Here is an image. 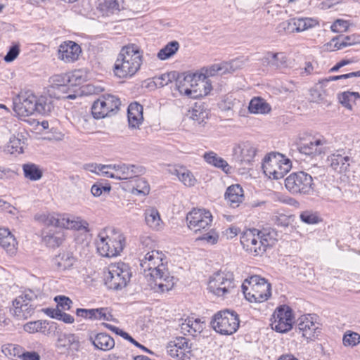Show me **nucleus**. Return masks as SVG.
Masks as SVG:
<instances>
[{"label": "nucleus", "instance_id": "obj_38", "mask_svg": "<svg viewBox=\"0 0 360 360\" xmlns=\"http://www.w3.org/2000/svg\"><path fill=\"white\" fill-rule=\"evenodd\" d=\"M220 69H206V74H203L204 78H199L197 86L198 87L195 88L194 90H197V91H199L200 93V96L207 95L210 90L212 89L211 84L207 80V76L206 75L210 74V75H214L212 72H215Z\"/></svg>", "mask_w": 360, "mask_h": 360}, {"label": "nucleus", "instance_id": "obj_13", "mask_svg": "<svg viewBox=\"0 0 360 360\" xmlns=\"http://www.w3.org/2000/svg\"><path fill=\"white\" fill-rule=\"evenodd\" d=\"M243 249L253 256H262L266 250L256 231L245 232L240 238Z\"/></svg>", "mask_w": 360, "mask_h": 360}, {"label": "nucleus", "instance_id": "obj_33", "mask_svg": "<svg viewBox=\"0 0 360 360\" xmlns=\"http://www.w3.org/2000/svg\"><path fill=\"white\" fill-rule=\"evenodd\" d=\"M254 231H256L266 249L272 247L277 240L278 233L274 229L265 228L262 230L254 229Z\"/></svg>", "mask_w": 360, "mask_h": 360}, {"label": "nucleus", "instance_id": "obj_18", "mask_svg": "<svg viewBox=\"0 0 360 360\" xmlns=\"http://www.w3.org/2000/svg\"><path fill=\"white\" fill-rule=\"evenodd\" d=\"M114 174L110 175L113 179H128L137 177L142 174V167L135 165L117 164L113 165Z\"/></svg>", "mask_w": 360, "mask_h": 360}, {"label": "nucleus", "instance_id": "obj_60", "mask_svg": "<svg viewBox=\"0 0 360 360\" xmlns=\"http://www.w3.org/2000/svg\"><path fill=\"white\" fill-rule=\"evenodd\" d=\"M349 22L342 19L336 20L331 25V30L334 32H342L347 30Z\"/></svg>", "mask_w": 360, "mask_h": 360}, {"label": "nucleus", "instance_id": "obj_40", "mask_svg": "<svg viewBox=\"0 0 360 360\" xmlns=\"http://www.w3.org/2000/svg\"><path fill=\"white\" fill-rule=\"evenodd\" d=\"M179 46V43L177 41H172L159 51L157 56L160 60H166L175 54Z\"/></svg>", "mask_w": 360, "mask_h": 360}, {"label": "nucleus", "instance_id": "obj_54", "mask_svg": "<svg viewBox=\"0 0 360 360\" xmlns=\"http://www.w3.org/2000/svg\"><path fill=\"white\" fill-rule=\"evenodd\" d=\"M91 113L95 119H101L107 117L103 105H101L99 99L94 101L91 107Z\"/></svg>", "mask_w": 360, "mask_h": 360}, {"label": "nucleus", "instance_id": "obj_32", "mask_svg": "<svg viewBox=\"0 0 360 360\" xmlns=\"http://www.w3.org/2000/svg\"><path fill=\"white\" fill-rule=\"evenodd\" d=\"M44 225L52 226L57 228H66L68 224V219L64 215L60 214H52L48 215H41L39 218Z\"/></svg>", "mask_w": 360, "mask_h": 360}, {"label": "nucleus", "instance_id": "obj_8", "mask_svg": "<svg viewBox=\"0 0 360 360\" xmlns=\"http://www.w3.org/2000/svg\"><path fill=\"white\" fill-rule=\"evenodd\" d=\"M239 318L234 311L225 309L214 314L211 325L213 329L222 335H231L239 327Z\"/></svg>", "mask_w": 360, "mask_h": 360}, {"label": "nucleus", "instance_id": "obj_31", "mask_svg": "<svg viewBox=\"0 0 360 360\" xmlns=\"http://www.w3.org/2000/svg\"><path fill=\"white\" fill-rule=\"evenodd\" d=\"M90 340L94 347L100 350L108 351L115 346L114 340L105 333H98L94 338L91 337Z\"/></svg>", "mask_w": 360, "mask_h": 360}, {"label": "nucleus", "instance_id": "obj_28", "mask_svg": "<svg viewBox=\"0 0 360 360\" xmlns=\"http://www.w3.org/2000/svg\"><path fill=\"white\" fill-rule=\"evenodd\" d=\"M145 221L146 224L153 230L160 231L164 227L158 210L155 207H148L145 210Z\"/></svg>", "mask_w": 360, "mask_h": 360}, {"label": "nucleus", "instance_id": "obj_44", "mask_svg": "<svg viewBox=\"0 0 360 360\" xmlns=\"http://www.w3.org/2000/svg\"><path fill=\"white\" fill-rule=\"evenodd\" d=\"M297 32L305 31L319 25V21L312 18H295Z\"/></svg>", "mask_w": 360, "mask_h": 360}, {"label": "nucleus", "instance_id": "obj_9", "mask_svg": "<svg viewBox=\"0 0 360 360\" xmlns=\"http://www.w3.org/2000/svg\"><path fill=\"white\" fill-rule=\"evenodd\" d=\"M235 283L231 274L219 271L213 274L208 283L209 291L217 296H224L232 292Z\"/></svg>", "mask_w": 360, "mask_h": 360}, {"label": "nucleus", "instance_id": "obj_50", "mask_svg": "<svg viewBox=\"0 0 360 360\" xmlns=\"http://www.w3.org/2000/svg\"><path fill=\"white\" fill-rule=\"evenodd\" d=\"M69 61H76L79 59L82 51L80 46L75 41L69 40Z\"/></svg>", "mask_w": 360, "mask_h": 360}, {"label": "nucleus", "instance_id": "obj_20", "mask_svg": "<svg viewBox=\"0 0 360 360\" xmlns=\"http://www.w3.org/2000/svg\"><path fill=\"white\" fill-rule=\"evenodd\" d=\"M54 301L56 302L55 308L48 307L43 309V312L48 316L64 323H68V314L64 311L65 307L68 305V297L64 295H58L54 297Z\"/></svg>", "mask_w": 360, "mask_h": 360}, {"label": "nucleus", "instance_id": "obj_23", "mask_svg": "<svg viewBox=\"0 0 360 360\" xmlns=\"http://www.w3.org/2000/svg\"><path fill=\"white\" fill-rule=\"evenodd\" d=\"M261 61L264 66L282 68L288 65V59L284 52H266L261 58Z\"/></svg>", "mask_w": 360, "mask_h": 360}, {"label": "nucleus", "instance_id": "obj_22", "mask_svg": "<svg viewBox=\"0 0 360 360\" xmlns=\"http://www.w3.org/2000/svg\"><path fill=\"white\" fill-rule=\"evenodd\" d=\"M69 229L78 232V235H74V238L77 243H81L86 240L89 231V223L80 217H72L69 218Z\"/></svg>", "mask_w": 360, "mask_h": 360}, {"label": "nucleus", "instance_id": "obj_36", "mask_svg": "<svg viewBox=\"0 0 360 360\" xmlns=\"http://www.w3.org/2000/svg\"><path fill=\"white\" fill-rule=\"evenodd\" d=\"M248 110L251 113L264 114L271 110V107L264 99L254 98L250 102Z\"/></svg>", "mask_w": 360, "mask_h": 360}, {"label": "nucleus", "instance_id": "obj_53", "mask_svg": "<svg viewBox=\"0 0 360 360\" xmlns=\"http://www.w3.org/2000/svg\"><path fill=\"white\" fill-rule=\"evenodd\" d=\"M17 245L15 238L13 235L6 237L0 241V245L7 252H13Z\"/></svg>", "mask_w": 360, "mask_h": 360}, {"label": "nucleus", "instance_id": "obj_5", "mask_svg": "<svg viewBox=\"0 0 360 360\" xmlns=\"http://www.w3.org/2000/svg\"><path fill=\"white\" fill-rule=\"evenodd\" d=\"M285 186L294 195H311L315 191L312 176L303 171L292 172L288 176Z\"/></svg>", "mask_w": 360, "mask_h": 360}, {"label": "nucleus", "instance_id": "obj_24", "mask_svg": "<svg viewBox=\"0 0 360 360\" xmlns=\"http://www.w3.org/2000/svg\"><path fill=\"white\" fill-rule=\"evenodd\" d=\"M357 44H360V34H353L347 36L340 35L334 37L327 46L330 47V51H333Z\"/></svg>", "mask_w": 360, "mask_h": 360}, {"label": "nucleus", "instance_id": "obj_55", "mask_svg": "<svg viewBox=\"0 0 360 360\" xmlns=\"http://www.w3.org/2000/svg\"><path fill=\"white\" fill-rule=\"evenodd\" d=\"M3 352L6 356H17L20 359L22 352V347L15 345H8L4 347L2 349Z\"/></svg>", "mask_w": 360, "mask_h": 360}, {"label": "nucleus", "instance_id": "obj_6", "mask_svg": "<svg viewBox=\"0 0 360 360\" xmlns=\"http://www.w3.org/2000/svg\"><path fill=\"white\" fill-rule=\"evenodd\" d=\"M131 274L129 264L124 262L112 264L109 266L108 274L105 277V284L110 289L121 290L127 286Z\"/></svg>", "mask_w": 360, "mask_h": 360}, {"label": "nucleus", "instance_id": "obj_45", "mask_svg": "<svg viewBox=\"0 0 360 360\" xmlns=\"http://www.w3.org/2000/svg\"><path fill=\"white\" fill-rule=\"evenodd\" d=\"M98 7L102 11L111 12L119 11V3L117 0H98Z\"/></svg>", "mask_w": 360, "mask_h": 360}, {"label": "nucleus", "instance_id": "obj_2", "mask_svg": "<svg viewBox=\"0 0 360 360\" xmlns=\"http://www.w3.org/2000/svg\"><path fill=\"white\" fill-rule=\"evenodd\" d=\"M16 115L22 117L32 115H48L53 109L52 101L46 96L37 97L30 91H21L13 100Z\"/></svg>", "mask_w": 360, "mask_h": 360}, {"label": "nucleus", "instance_id": "obj_35", "mask_svg": "<svg viewBox=\"0 0 360 360\" xmlns=\"http://www.w3.org/2000/svg\"><path fill=\"white\" fill-rule=\"evenodd\" d=\"M172 174L177 176L179 180L186 186L191 187L195 184L196 179L192 172L184 167L174 168Z\"/></svg>", "mask_w": 360, "mask_h": 360}, {"label": "nucleus", "instance_id": "obj_37", "mask_svg": "<svg viewBox=\"0 0 360 360\" xmlns=\"http://www.w3.org/2000/svg\"><path fill=\"white\" fill-rule=\"evenodd\" d=\"M338 98L344 107L352 110L353 104L355 103L357 99L360 98V94L358 92L345 91L339 94Z\"/></svg>", "mask_w": 360, "mask_h": 360}, {"label": "nucleus", "instance_id": "obj_1", "mask_svg": "<svg viewBox=\"0 0 360 360\" xmlns=\"http://www.w3.org/2000/svg\"><path fill=\"white\" fill-rule=\"evenodd\" d=\"M167 257L160 251L152 250L140 259L141 269L146 277H150V286L155 292H164L171 290L174 285V278L169 275Z\"/></svg>", "mask_w": 360, "mask_h": 360}, {"label": "nucleus", "instance_id": "obj_62", "mask_svg": "<svg viewBox=\"0 0 360 360\" xmlns=\"http://www.w3.org/2000/svg\"><path fill=\"white\" fill-rule=\"evenodd\" d=\"M18 297L22 298L24 300L23 304H34V302L37 299V296L34 291L29 289L25 290L22 295H19Z\"/></svg>", "mask_w": 360, "mask_h": 360}, {"label": "nucleus", "instance_id": "obj_21", "mask_svg": "<svg viewBox=\"0 0 360 360\" xmlns=\"http://www.w3.org/2000/svg\"><path fill=\"white\" fill-rule=\"evenodd\" d=\"M233 152L237 161L241 163H250L256 155L257 148L252 143L247 141L235 146Z\"/></svg>", "mask_w": 360, "mask_h": 360}, {"label": "nucleus", "instance_id": "obj_41", "mask_svg": "<svg viewBox=\"0 0 360 360\" xmlns=\"http://www.w3.org/2000/svg\"><path fill=\"white\" fill-rule=\"evenodd\" d=\"M50 86L48 87L47 92H52L55 94L56 89L61 88L62 91H68V79L65 76L61 75H56L50 79Z\"/></svg>", "mask_w": 360, "mask_h": 360}, {"label": "nucleus", "instance_id": "obj_46", "mask_svg": "<svg viewBox=\"0 0 360 360\" xmlns=\"http://www.w3.org/2000/svg\"><path fill=\"white\" fill-rule=\"evenodd\" d=\"M342 342L345 346L353 347L360 343V335L349 330L345 333Z\"/></svg>", "mask_w": 360, "mask_h": 360}, {"label": "nucleus", "instance_id": "obj_15", "mask_svg": "<svg viewBox=\"0 0 360 360\" xmlns=\"http://www.w3.org/2000/svg\"><path fill=\"white\" fill-rule=\"evenodd\" d=\"M167 350L171 357L186 360L190 358L191 347L186 338L179 337L168 343Z\"/></svg>", "mask_w": 360, "mask_h": 360}, {"label": "nucleus", "instance_id": "obj_12", "mask_svg": "<svg viewBox=\"0 0 360 360\" xmlns=\"http://www.w3.org/2000/svg\"><path fill=\"white\" fill-rule=\"evenodd\" d=\"M271 328L278 333H284L292 327V310L285 306L280 307L272 315Z\"/></svg>", "mask_w": 360, "mask_h": 360}, {"label": "nucleus", "instance_id": "obj_3", "mask_svg": "<svg viewBox=\"0 0 360 360\" xmlns=\"http://www.w3.org/2000/svg\"><path fill=\"white\" fill-rule=\"evenodd\" d=\"M96 245L102 257H117L123 251L126 238L123 233L114 229H104L98 233Z\"/></svg>", "mask_w": 360, "mask_h": 360}, {"label": "nucleus", "instance_id": "obj_47", "mask_svg": "<svg viewBox=\"0 0 360 360\" xmlns=\"http://www.w3.org/2000/svg\"><path fill=\"white\" fill-rule=\"evenodd\" d=\"M103 91V88L99 85H94L93 84H87L82 86L79 89L78 94L79 96H90L98 94Z\"/></svg>", "mask_w": 360, "mask_h": 360}, {"label": "nucleus", "instance_id": "obj_29", "mask_svg": "<svg viewBox=\"0 0 360 360\" xmlns=\"http://www.w3.org/2000/svg\"><path fill=\"white\" fill-rule=\"evenodd\" d=\"M203 158L207 164L221 169L226 174L231 173V167L228 162L216 153L213 151L206 152L203 155Z\"/></svg>", "mask_w": 360, "mask_h": 360}, {"label": "nucleus", "instance_id": "obj_48", "mask_svg": "<svg viewBox=\"0 0 360 360\" xmlns=\"http://www.w3.org/2000/svg\"><path fill=\"white\" fill-rule=\"evenodd\" d=\"M46 328V321H36L27 323L24 326V330L30 333H34L37 332H44Z\"/></svg>", "mask_w": 360, "mask_h": 360}, {"label": "nucleus", "instance_id": "obj_7", "mask_svg": "<svg viewBox=\"0 0 360 360\" xmlns=\"http://www.w3.org/2000/svg\"><path fill=\"white\" fill-rule=\"evenodd\" d=\"M245 281L250 285V290L247 292L248 288L245 283L242 285V288L245 298L250 302H262L271 296V284L264 278L255 275Z\"/></svg>", "mask_w": 360, "mask_h": 360}, {"label": "nucleus", "instance_id": "obj_16", "mask_svg": "<svg viewBox=\"0 0 360 360\" xmlns=\"http://www.w3.org/2000/svg\"><path fill=\"white\" fill-rule=\"evenodd\" d=\"M297 328L302 336L307 340H313L321 333L319 323L312 320L311 315H304L297 320Z\"/></svg>", "mask_w": 360, "mask_h": 360}, {"label": "nucleus", "instance_id": "obj_25", "mask_svg": "<svg viewBox=\"0 0 360 360\" xmlns=\"http://www.w3.org/2000/svg\"><path fill=\"white\" fill-rule=\"evenodd\" d=\"M22 297H16L13 302V314L18 319H27L34 312L35 304H23Z\"/></svg>", "mask_w": 360, "mask_h": 360}, {"label": "nucleus", "instance_id": "obj_49", "mask_svg": "<svg viewBox=\"0 0 360 360\" xmlns=\"http://www.w3.org/2000/svg\"><path fill=\"white\" fill-rule=\"evenodd\" d=\"M150 191L148 182L143 178L136 179V187L133 188V193L146 195Z\"/></svg>", "mask_w": 360, "mask_h": 360}, {"label": "nucleus", "instance_id": "obj_63", "mask_svg": "<svg viewBox=\"0 0 360 360\" xmlns=\"http://www.w3.org/2000/svg\"><path fill=\"white\" fill-rule=\"evenodd\" d=\"M324 91L318 88H313L310 90L311 101L320 103L325 100Z\"/></svg>", "mask_w": 360, "mask_h": 360}, {"label": "nucleus", "instance_id": "obj_10", "mask_svg": "<svg viewBox=\"0 0 360 360\" xmlns=\"http://www.w3.org/2000/svg\"><path fill=\"white\" fill-rule=\"evenodd\" d=\"M143 56L134 44L123 46L113 68H141Z\"/></svg>", "mask_w": 360, "mask_h": 360}, {"label": "nucleus", "instance_id": "obj_17", "mask_svg": "<svg viewBox=\"0 0 360 360\" xmlns=\"http://www.w3.org/2000/svg\"><path fill=\"white\" fill-rule=\"evenodd\" d=\"M195 75L193 74L179 75L177 72V78L175 79L176 86L180 94H184L191 98H198L200 93L192 89V82H195Z\"/></svg>", "mask_w": 360, "mask_h": 360}, {"label": "nucleus", "instance_id": "obj_51", "mask_svg": "<svg viewBox=\"0 0 360 360\" xmlns=\"http://www.w3.org/2000/svg\"><path fill=\"white\" fill-rule=\"evenodd\" d=\"M295 25L296 19L293 18L281 22L278 26V29L279 31L283 30L287 33H293L297 32V25Z\"/></svg>", "mask_w": 360, "mask_h": 360}, {"label": "nucleus", "instance_id": "obj_64", "mask_svg": "<svg viewBox=\"0 0 360 360\" xmlns=\"http://www.w3.org/2000/svg\"><path fill=\"white\" fill-rule=\"evenodd\" d=\"M301 220L308 224H314L318 222V217L314 214L306 211L300 214Z\"/></svg>", "mask_w": 360, "mask_h": 360}, {"label": "nucleus", "instance_id": "obj_59", "mask_svg": "<svg viewBox=\"0 0 360 360\" xmlns=\"http://www.w3.org/2000/svg\"><path fill=\"white\" fill-rule=\"evenodd\" d=\"M218 238V233L214 229H211L208 232L205 233L200 236L198 240H205L207 243L213 245L217 243Z\"/></svg>", "mask_w": 360, "mask_h": 360}, {"label": "nucleus", "instance_id": "obj_57", "mask_svg": "<svg viewBox=\"0 0 360 360\" xmlns=\"http://www.w3.org/2000/svg\"><path fill=\"white\" fill-rule=\"evenodd\" d=\"M357 77H360V70L357 72H352L347 74H343L340 75H336V76H329L323 79V82H331V81H335L339 79H353L356 78Z\"/></svg>", "mask_w": 360, "mask_h": 360}, {"label": "nucleus", "instance_id": "obj_19", "mask_svg": "<svg viewBox=\"0 0 360 360\" xmlns=\"http://www.w3.org/2000/svg\"><path fill=\"white\" fill-rule=\"evenodd\" d=\"M327 161L332 169L338 173H342L347 171L350 158L344 150H337L328 157Z\"/></svg>", "mask_w": 360, "mask_h": 360}, {"label": "nucleus", "instance_id": "obj_42", "mask_svg": "<svg viewBox=\"0 0 360 360\" xmlns=\"http://www.w3.org/2000/svg\"><path fill=\"white\" fill-rule=\"evenodd\" d=\"M177 78V72L171 71L166 74H162L159 77H155L153 78V86L155 87H162L167 85L169 83L175 82Z\"/></svg>", "mask_w": 360, "mask_h": 360}, {"label": "nucleus", "instance_id": "obj_56", "mask_svg": "<svg viewBox=\"0 0 360 360\" xmlns=\"http://www.w3.org/2000/svg\"><path fill=\"white\" fill-rule=\"evenodd\" d=\"M111 187L109 185H103L101 183H97L91 186V192L95 197H99L103 193H108Z\"/></svg>", "mask_w": 360, "mask_h": 360}, {"label": "nucleus", "instance_id": "obj_30", "mask_svg": "<svg viewBox=\"0 0 360 360\" xmlns=\"http://www.w3.org/2000/svg\"><path fill=\"white\" fill-rule=\"evenodd\" d=\"M98 99L107 116H111L115 114L121 104L120 99L114 95H103Z\"/></svg>", "mask_w": 360, "mask_h": 360}, {"label": "nucleus", "instance_id": "obj_4", "mask_svg": "<svg viewBox=\"0 0 360 360\" xmlns=\"http://www.w3.org/2000/svg\"><path fill=\"white\" fill-rule=\"evenodd\" d=\"M292 168L291 161L279 153H270L262 163L264 173L270 179H282Z\"/></svg>", "mask_w": 360, "mask_h": 360}, {"label": "nucleus", "instance_id": "obj_52", "mask_svg": "<svg viewBox=\"0 0 360 360\" xmlns=\"http://www.w3.org/2000/svg\"><path fill=\"white\" fill-rule=\"evenodd\" d=\"M92 319L112 321V315L105 308L93 309Z\"/></svg>", "mask_w": 360, "mask_h": 360}, {"label": "nucleus", "instance_id": "obj_11", "mask_svg": "<svg viewBox=\"0 0 360 360\" xmlns=\"http://www.w3.org/2000/svg\"><path fill=\"white\" fill-rule=\"evenodd\" d=\"M188 227L197 233L208 229L212 221L211 212L205 209H193L186 216Z\"/></svg>", "mask_w": 360, "mask_h": 360}, {"label": "nucleus", "instance_id": "obj_14", "mask_svg": "<svg viewBox=\"0 0 360 360\" xmlns=\"http://www.w3.org/2000/svg\"><path fill=\"white\" fill-rule=\"evenodd\" d=\"M297 149L301 154L316 156L325 154L328 149V143L325 139L312 138L311 140L300 141Z\"/></svg>", "mask_w": 360, "mask_h": 360}, {"label": "nucleus", "instance_id": "obj_43", "mask_svg": "<svg viewBox=\"0 0 360 360\" xmlns=\"http://www.w3.org/2000/svg\"><path fill=\"white\" fill-rule=\"evenodd\" d=\"M24 141L18 136L13 135L9 139L6 150L11 153H23Z\"/></svg>", "mask_w": 360, "mask_h": 360}, {"label": "nucleus", "instance_id": "obj_58", "mask_svg": "<svg viewBox=\"0 0 360 360\" xmlns=\"http://www.w3.org/2000/svg\"><path fill=\"white\" fill-rule=\"evenodd\" d=\"M139 69H112L113 74L120 79H127L134 75Z\"/></svg>", "mask_w": 360, "mask_h": 360}, {"label": "nucleus", "instance_id": "obj_27", "mask_svg": "<svg viewBox=\"0 0 360 360\" xmlns=\"http://www.w3.org/2000/svg\"><path fill=\"white\" fill-rule=\"evenodd\" d=\"M224 196L230 206L236 207L244 200L243 190L239 184L231 185L227 188Z\"/></svg>", "mask_w": 360, "mask_h": 360}, {"label": "nucleus", "instance_id": "obj_61", "mask_svg": "<svg viewBox=\"0 0 360 360\" xmlns=\"http://www.w3.org/2000/svg\"><path fill=\"white\" fill-rule=\"evenodd\" d=\"M84 80L82 76V69H75L71 76H69L68 82L72 85H77Z\"/></svg>", "mask_w": 360, "mask_h": 360}, {"label": "nucleus", "instance_id": "obj_26", "mask_svg": "<svg viewBox=\"0 0 360 360\" xmlns=\"http://www.w3.org/2000/svg\"><path fill=\"white\" fill-rule=\"evenodd\" d=\"M127 117L129 127L139 128L143 120V106L137 103H131L128 107Z\"/></svg>", "mask_w": 360, "mask_h": 360}, {"label": "nucleus", "instance_id": "obj_34", "mask_svg": "<svg viewBox=\"0 0 360 360\" xmlns=\"http://www.w3.org/2000/svg\"><path fill=\"white\" fill-rule=\"evenodd\" d=\"M24 176L31 181H37L41 179L43 171L40 167L34 163H26L22 166Z\"/></svg>", "mask_w": 360, "mask_h": 360}, {"label": "nucleus", "instance_id": "obj_39", "mask_svg": "<svg viewBox=\"0 0 360 360\" xmlns=\"http://www.w3.org/2000/svg\"><path fill=\"white\" fill-rule=\"evenodd\" d=\"M56 350L59 354H65L68 351V334L66 331H63L56 328Z\"/></svg>", "mask_w": 360, "mask_h": 360}]
</instances>
